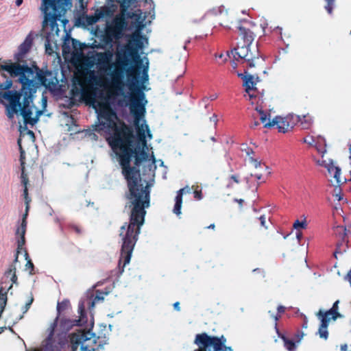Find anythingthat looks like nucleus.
I'll use <instances>...</instances> for the list:
<instances>
[{
	"instance_id": "bb28decb",
	"label": "nucleus",
	"mask_w": 351,
	"mask_h": 351,
	"mask_svg": "<svg viewBox=\"0 0 351 351\" xmlns=\"http://www.w3.org/2000/svg\"><path fill=\"white\" fill-rule=\"evenodd\" d=\"M27 263L25 264V268L26 269H33V263L29 259H27V254H25Z\"/></svg>"
},
{
	"instance_id": "4c0bfd02",
	"label": "nucleus",
	"mask_w": 351,
	"mask_h": 351,
	"mask_svg": "<svg viewBox=\"0 0 351 351\" xmlns=\"http://www.w3.org/2000/svg\"><path fill=\"white\" fill-rule=\"evenodd\" d=\"M16 5L19 7L23 3V0H16Z\"/></svg>"
},
{
	"instance_id": "9d476101",
	"label": "nucleus",
	"mask_w": 351,
	"mask_h": 351,
	"mask_svg": "<svg viewBox=\"0 0 351 351\" xmlns=\"http://www.w3.org/2000/svg\"><path fill=\"white\" fill-rule=\"evenodd\" d=\"M317 164L324 167L328 170V173L333 178V179L330 180L333 185H340L344 182V180L341 177L340 168L332 160H322L317 161Z\"/></svg>"
},
{
	"instance_id": "393cba45",
	"label": "nucleus",
	"mask_w": 351,
	"mask_h": 351,
	"mask_svg": "<svg viewBox=\"0 0 351 351\" xmlns=\"http://www.w3.org/2000/svg\"><path fill=\"white\" fill-rule=\"evenodd\" d=\"M338 304H339V301L337 300L334 303L332 308L329 310V311H335V319L339 316H340L339 313H338Z\"/></svg>"
},
{
	"instance_id": "473e14b6",
	"label": "nucleus",
	"mask_w": 351,
	"mask_h": 351,
	"mask_svg": "<svg viewBox=\"0 0 351 351\" xmlns=\"http://www.w3.org/2000/svg\"><path fill=\"white\" fill-rule=\"evenodd\" d=\"M194 195H195V197L197 199H202L201 193L199 191H195Z\"/></svg>"
},
{
	"instance_id": "aec40b11",
	"label": "nucleus",
	"mask_w": 351,
	"mask_h": 351,
	"mask_svg": "<svg viewBox=\"0 0 351 351\" xmlns=\"http://www.w3.org/2000/svg\"><path fill=\"white\" fill-rule=\"evenodd\" d=\"M88 305L90 306L91 308H93L94 306V302L90 300H87L85 302H83L82 304L79 306V312L81 314L82 316H83L84 311H85V306Z\"/></svg>"
},
{
	"instance_id": "f3484780",
	"label": "nucleus",
	"mask_w": 351,
	"mask_h": 351,
	"mask_svg": "<svg viewBox=\"0 0 351 351\" xmlns=\"http://www.w3.org/2000/svg\"><path fill=\"white\" fill-rule=\"evenodd\" d=\"M16 267L15 265L12 264L10 265L9 268L5 273V277L12 282L10 287L14 283H16L17 280V277L16 276Z\"/></svg>"
},
{
	"instance_id": "6ab92c4d",
	"label": "nucleus",
	"mask_w": 351,
	"mask_h": 351,
	"mask_svg": "<svg viewBox=\"0 0 351 351\" xmlns=\"http://www.w3.org/2000/svg\"><path fill=\"white\" fill-rule=\"evenodd\" d=\"M293 226L296 230H300V229H306L307 227L306 219L304 218L302 221L296 220Z\"/></svg>"
},
{
	"instance_id": "13d9d810",
	"label": "nucleus",
	"mask_w": 351,
	"mask_h": 351,
	"mask_svg": "<svg viewBox=\"0 0 351 351\" xmlns=\"http://www.w3.org/2000/svg\"><path fill=\"white\" fill-rule=\"evenodd\" d=\"M350 34H351V31H350Z\"/></svg>"
},
{
	"instance_id": "ea45409f",
	"label": "nucleus",
	"mask_w": 351,
	"mask_h": 351,
	"mask_svg": "<svg viewBox=\"0 0 351 351\" xmlns=\"http://www.w3.org/2000/svg\"><path fill=\"white\" fill-rule=\"evenodd\" d=\"M285 307L282 306H279L278 307V311L279 313H282L284 311Z\"/></svg>"
},
{
	"instance_id": "f8f14e48",
	"label": "nucleus",
	"mask_w": 351,
	"mask_h": 351,
	"mask_svg": "<svg viewBox=\"0 0 351 351\" xmlns=\"http://www.w3.org/2000/svg\"><path fill=\"white\" fill-rule=\"evenodd\" d=\"M293 115H287L286 117L277 116L271 120V123H267V125L271 127L277 126L278 131L280 132H286L289 128H292Z\"/></svg>"
},
{
	"instance_id": "09e8293b",
	"label": "nucleus",
	"mask_w": 351,
	"mask_h": 351,
	"mask_svg": "<svg viewBox=\"0 0 351 351\" xmlns=\"http://www.w3.org/2000/svg\"><path fill=\"white\" fill-rule=\"evenodd\" d=\"M303 119H304V121H311V119H308V117H306V116H304V117H303Z\"/></svg>"
},
{
	"instance_id": "c9c22d12",
	"label": "nucleus",
	"mask_w": 351,
	"mask_h": 351,
	"mask_svg": "<svg viewBox=\"0 0 351 351\" xmlns=\"http://www.w3.org/2000/svg\"><path fill=\"white\" fill-rule=\"evenodd\" d=\"M173 307H174V308H175L176 310H177V311H180V304H179V302H175V303L173 304Z\"/></svg>"
},
{
	"instance_id": "5fc2aeb1",
	"label": "nucleus",
	"mask_w": 351,
	"mask_h": 351,
	"mask_svg": "<svg viewBox=\"0 0 351 351\" xmlns=\"http://www.w3.org/2000/svg\"><path fill=\"white\" fill-rule=\"evenodd\" d=\"M158 162H160V165H163V162L161 161V160H159Z\"/></svg>"
},
{
	"instance_id": "7c9ffc66",
	"label": "nucleus",
	"mask_w": 351,
	"mask_h": 351,
	"mask_svg": "<svg viewBox=\"0 0 351 351\" xmlns=\"http://www.w3.org/2000/svg\"><path fill=\"white\" fill-rule=\"evenodd\" d=\"M302 232L300 231V230H297V233H296V239L298 240V242H300L302 239Z\"/></svg>"
},
{
	"instance_id": "6e6552de",
	"label": "nucleus",
	"mask_w": 351,
	"mask_h": 351,
	"mask_svg": "<svg viewBox=\"0 0 351 351\" xmlns=\"http://www.w3.org/2000/svg\"><path fill=\"white\" fill-rule=\"evenodd\" d=\"M34 39V34L33 32H29L27 36L25 37L23 42L18 47L16 51L14 54V60L15 62H12L11 60H1L0 59V62H10L12 64H18L20 67H22L25 69H32V67H28L27 66H25L24 64H21V63H23L25 62V59L28 53L29 52L33 41ZM7 72L8 71L0 68V72Z\"/></svg>"
},
{
	"instance_id": "cd10ccee",
	"label": "nucleus",
	"mask_w": 351,
	"mask_h": 351,
	"mask_svg": "<svg viewBox=\"0 0 351 351\" xmlns=\"http://www.w3.org/2000/svg\"><path fill=\"white\" fill-rule=\"evenodd\" d=\"M24 197H25V204H26V207L28 206L29 207V199H28L27 197V186L25 187V189H24ZM27 209V208H25V210Z\"/></svg>"
},
{
	"instance_id": "f704fd0d",
	"label": "nucleus",
	"mask_w": 351,
	"mask_h": 351,
	"mask_svg": "<svg viewBox=\"0 0 351 351\" xmlns=\"http://www.w3.org/2000/svg\"><path fill=\"white\" fill-rule=\"evenodd\" d=\"M345 279L348 280V282H351V271L348 273L346 275Z\"/></svg>"
},
{
	"instance_id": "c85d7f7f",
	"label": "nucleus",
	"mask_w": 351,
	"mask_h": 351,
	"mask_svg": "<svg viewBox=\"0 0 351 351\" xmlns=\"http://www.w3.org/2000/svg\"><path fill=\"white\" fill-rule=\"evenodd\" d=\"M250 161H251V162H252L253 165L254 166V167H255L256 169H257L258 167H260V165H261V163H260L259 162H258L257 160H254V159H252V158H250Z\"/></svg>"
},
{
	"instance_id": "dca6fc26",
	"label": "nucleus",
	"mask_w": 351,
	"mask_h": 351,
	"mask_svg": "<svg viewBox=\"0 0 351 351\" xmlns=\"http://www.w3.org/2000/svg\"><path fill=\"white\" fill-rule=\"evenodd\" d=\"M238 75L243 80V86L245 87V91L249 94V97L252 98V95L250 94V91L255 89L256 85L254 76L250 74L243 75L241 73H239Z\"/></svg>"
},
{
	"instance_id": "49530a36",
	"label": "nucleus",
	"mask_w": 351,
	"mask_h": 351,
	"mask_svg": "<svg viewBox=\"0 0 351 351\" xmlns=\"http://www.w3.org/2000/svg\"><path fill=\"white\" fill-rule=\"evenodd\" d=\"M217 97V95L216 94H214L213 95L210 96V99L211 100H214Z\"/></svg>"
},
{
	"instance_id": "9b49d317",
	"label": "nucleus",
	"mask_w": 351,
	"mask_h": 351,
	"mask_svg": "<svg viewBox=\"0 0 351 351\" xmlns=\"http://www.w3.org/2000/svg\"><path fill=\"white\" fill-rule=\"evenodd\" d=\"M78 49H81V44L75 39L66 38L62 45V53L65 59L73 60L74 56L78 55Z\"/></svg>"
},
{
	"instance_id": "79ce46f5",
	"label": "nucleus",
	"mask_w": 351,
	"mask_h": 351,
	"mask_svg": "<svg viewBox=\"0 0 351 351\" xmlns=\"http://www.w3.org/2000/svg\"><path fill=\"white\" fill-rule=\"evenodd\" d=\"M56 325V322L54 323H53V324L51 325V331H50V335L52 334L53 330H54V326Z\"/></svg>"
},
{
	"instance_id": "7ed1b4c3",
	"label": "nucleus",
	"mask_w": 351,
	"mask_h": 351,
	"mask_svg": "<svg viewBox=\"0 0 351 351\" xmlns=\"http://www.w3.org/2000/svg\"><path fill=\"white\" fill-rule=\"evenodd\" d=\"M0 68L8 71L11 77H19L22 84L21 95L16 90H10L12 82L6 80L0 84V102L6 108V114L10 119L14 115H20L23 118L24 126L20 125L21 136L18 144L21 149V157L23 151L22 142L28 138L32 143L34 141V132L26 128L27 124L34 125L47 107V98L43 96L41 108L39 109L32 104L33 95L39 86H44L49 90H54L58 84V80L51 72H43L36 66L32 69H25L18 64L10 62H0Z\"/></svg>"
},
{
	"instance_id": "412c9836",
	"label": "nucleus",
	"mask_w": 351,
	"mask_h": 351,
	"mask_svg": "<svg viewBox=\"0 0 351 351\" xmlns=\"http://www.w3.org/2000/svg\"><path fill=\"white\" fill-rule=\"evenodd\" d=\"M260 119L261 121L264 124L265 128H271V125H267V123H271V120L267 119L266 114L263 110H260Z\"/></svg>"
},
{
	"instance_id": "3c124183",
	"label": "nucleus",
	"mask_w": 351,
	"mask_h": 351,
	"mask_svg": "<svg viewBox=\"0 0 351 351\" xmlns=\"http://www.w3.org/2000/svg\"><path fill=\"white\" fill-rule=\"evenodd\" d=\"M237 202L241 205L242 204V202H243V199H239V200H237Z\"/></svg>"
},
{
	"instance_id": "58836bf2",
	"label": "nucleus",
	"mask_w": 351,
	"mask_h": 351,
	"mask_svg": "<svg viewBox=\"0 0 351 351\" xmlns=\"http://www.w3.org/2000/svg\"><path fill=\"white\" fill-rule=\"evenodd\" d=\"M254 176L255 178L257 179V180H261V178H262V174L261 173H255L254 174Z\"/></svg>"
},
{
	"instance_id": "1a4fd4ad",
	"label": "nucleus",
	"mask_w": 351,
	"mask_h": 351,
	"mask_svg": "<svg viewBox=\"0 0 351 351\" xmlns=\"http://www.w3.org/2000/svg\"><path fill=\"white\" fill-rule=\"evenodd\" d=\"M319 319L321 322L320 326L319 328L318 333L321 338L326 339L328 338V326L330 320H335V311H328L324 312L323 310H319L317 314Z\"/></svg>"
},
{
	"instance_id": "c03bdc74",
	"label": "nucleus",
	"mask_w": 351,
	"mask_h": 351,
	"mask_svg": "<svg viewBox=\"0 0 351 351\" xmlns=\"http://www.w3.org/2000/svg\"><path fill=\"white\" fill-rule=\"evenodd\" d=\"M341 349L342 351H346L347 349V345L345 344V345L341 346Z\"/></svg>"
},
{
	"instance_id": "4468645a",
	"label": "nucleus",
	"mask_w": 351,
	"mask_h": 351,
	"mask_svg": "<svg viewBox=\"0 0 351 351\" xmlns=\"http://www.w3.org/2000/svg\"><path fill=\"white\" fill-rule=\"evenodd\" d=\"M27 215H28V206H27V209L23 215L21 224L16 229V232L17 237H19V239L18 240V247L19 248L22 247L25 243V234L26 232V226H27L26 218H27Z\"/></svg>"
},
{
	"instance_id": "b1692460",
	"label": "nucleus",
	"mask_w": 351,
	"mask_h": 351,
	"mask_svg": "<svg viewBox=\"0 0 351 351\" xmlns=\"http://www.w3.org/2000/svg\"><path fill=\"white\" fill-rule=\"evenodd\" d=\"M327 2V5L326 6V9L328 11L329 14L332 13V3L334 2V0H326Z\"/></svg>"
},
{
	"instance_id": "603ef678",
	"label": "nucleus",
	"mask_w": 351,
	"mask_h": 351,
	"mask_svg": "<svg viewBox=\"0 0 351 351\" xmlns=\"http://www.w3.org/2000/svg\"><path fill=\"white\" fill-rule=\"evenodd\" d=\"M256 110L258 112V113L260 114V110H262L261 108L256 107Z\"/></svg>"
},
{
	"instance_id": "c756f323",
	"label": "nucleus",
	"mask_w": 351,
	"mask_h": 351,
	"mask_svg": "<svg viewBox=\"0 0 351 351\" xmlns=\"http://www.w3.org/2000/svg\"><path fill=\"white\" fill-rule=\"evenodd\" d=\"M86 133H87V134L88 135V136H89L91 139H93V140H97V135H96L95 134H94V133H91V132H87Z\"/></svg>"
},
{
	"instance_id": "2f4dec72",
	"label": "nucleus",
	"mask_w": 351,
	"mask_h": 351,
	"mask_svg": "<svg viewBox=\"0 0 351 351\" xmlns=\"http://www.w3.org/2000/svg\"><path fill=\"white\" fill-rule=\"evenodd\" d=\"M21 178H22V182L23 183V184L26 186L27 185V178L24 175V173L23 172L22 173V175H21Z\"/></svg>"
},
{
	"instance_id": "6e6d98bb",
	"label": "nucleus",
	"mask_w": 351,
	"mask_h": 351,
	"mask_svg": "<svg viewBox=\"0 0 351 351\" xmlns=\"http://www.w3.org/2000/svg\"><path fill=\"white\" fill-rule=\"evenodd\" d=\"M298 119L300 121H302V119H301V118H300V117H298Z\"/></svg>"
},
{
	"instance_id": "39448f33",
	"label": "nucleus",
	"mask_w": 351,
	"mask_h": 351,
	"mask_svg": "<svg viewBox=\"0 0 351 351\" xmlns=\"http://www.w3.org/2000/svg\"><path fill=\"white\" fill-rule=\"evenodd\" d=\"M239 34L243 40L245 44L239 45L237 48V54L241 58L246 60L250 66H254V60L258 58V51L257 47L250 48L254 40L253 33L246 27H239Z\"/></svg>"
},
{
	"instance_id": "20e7f679",
	"label": "nucleus",
	"mask_w": 351,
	"mask_h": 351,
	"mask_svg": "<svg viewBox=\"0 0 351 351\" xmlns=\"http://www.w3.org/2000/svg\"><path fill=\"white\" fill-rule=\"evenodd\" d=\"M71 6V0H42L40 10L45 15L42 35L45 37V51L49 55L58 49L60 29L57 21Z\"/></svg>"
},
{
	"instance_id": "0eeeda50",
	"label": "nucleus",
	"mask_w": 351,
	"mask_h": 351,
	"mask_svg": "<svg viewBox=\"0 0 351 351\" xmlns=\"http://www.w3.org/2000/svg\"><path fill=\"white\" fill-rule=\"evenodd\" d=\"M73 350L80 346L81 351H94L96 349L97 337L90 330H79L71 336Z\"/></svg>"
},
{
	"instance_id": "f03ea898",
	"label": "nucleus",
	"mask_w": 351,
	"mask_h": 351,
	"mask_svg": "<svg viewBox=\"0 0 351 351\" xmlns=\"http://www.w3.org/2000/svg\"><path fill=\"white\" fill-rule=\"evenodd\" d=\"M121 4V12L106 25L105 31L106 42L110 44L114 40L120 39L127 27L126 19H131L132 27L136 29L130 36L128 43L117 47L114 62L101 66L97 71L91 70L84 62H79L73 79L72 93L89 105L90 101L77 92L82 86L84 91L101 93L103 97H108V88L112 84L113 77L120 75L127 69H130L132 75L131 93L136 92V88L146 89L144 84L148 82L149 60L146 56L141 57L139 52L147 45L148 40L140 34L147 24L145 13L140 10L128 12V9L136 3V0H117Z\"/></svg>"
},
{
	"instance_id": "a18cd8bd",
	"label": "nucleus",
	"mask_w": 351,
	"mask_h": 351,
	"mask_svg": "<svg viewBox=\"0 0 351 351\" xmlns=\"http://www.w3.org/2000/svg\"><path fill=\"white\" fill-rule=\"evenodd\" d=\"M223 54L222 53H219V55H216L215 57L216 58H223Z\"/></svg>"
},
{
	"instance_id": "de8ad7c7",
	"label": "nucleus",
	"mask_w": 351,
	"mask_h": 351,
	"mask_svg": "<svg viewBox=\"0 0 351 351\" xmlns=\"http://www.w3.org/2000/svg\"><path fill=\"white\" fill-rule=\"evenodd\" d=\"M269 313L271 314V317L274 318L275 320L278 319V317L274 315L273 313H271V311H269Z\"/></svg>"
},
{
	"instance_id": "4be33fe9",
	"label": "nucleus",
	"mask_w": 351,
	"mask_h": 351,
	"mask_svg": "<svg viewBox=\"0 0 351 351\" xmlns=\"http://www.w3.org/2000/svg\"><path fill=\"white\" fill-rule=\"evenodd\" d=\"M285 346L289 351H293L295 348V343L291 340L284 339Z\"/></svg>"
},
{
	"instance_id": "f257e3e1",
	"label": "nucleus",
	"mask_w": 351,
	"mask_h": 351,
	"mask_svg": "<svg viewBox=\"0 0 351 351\" xmlns=\"http://www.w3.org/2000/svg\"><path fill=\"white\" fill-rule=\"evenodd\" d=\"M97 114L94 130L104 136L119 161L128 182L129 223L121 227V256L124 265L131 254L149 207V189L155 175L156 160L147 144L152 134L146 123L145 97H86Z\"/></svg>"
},
{
	"instance_id": "ddd939ff",
	"label": "nucleus",
	"mask_w": 351,
	"mask_h": 351,
	"mask_svg": "<svg viewBox=\"0 0 351 351\" xmlns=\"http://www.w3.org/2000/svg\"><path fill=\"white\" fill-rule=\"evenodd\" d=\"M304 142L310 145H315L316 149L322 156H324V154L326 152L325 139L321 136H317L316 138L313 136H308L304 139Z\"/></svg>"
},
{
	"instance_id": "a19ab883",
	"label": "nucleus",
	"mask_w": 351,
	"mask_h": 351,
	"mask_svg": "<svg viewBox=\"0 0 351 351\" xmlns=\"http://www.w3.org/2000/svg\"><path fill=\"white\" fill-rule=\"evenodd\" d=\"M210 121H213L214 123L215 124L216 122H217V117L215 115H213L211 118H210Z\"/></svg>"
},
{
	"instance_id": "864d4df0",
	"label": "nucleus",
	"mask_w": 351,
	"mask_h": 351,
	"mask_svg": "<svg viewBox=\"0 0 351 351\" xmlns=\"http://www.w3.org/2000/svg\"><path fill=\"white\" fill-rule=\"evenodd\" d=\"M245 179H246V182H249L250 178H249V177H247Z\"/></svg>"
},
{
	"instance_id": "37998d69",
	"label": "nucleus",
	"mask_w": 351,
	"mask_h": 351,
	"mask_svg": "<svg viewBox=\"0 0 351 351\" xmlns=\"http://www.w3.org/2000/svg\"><path fill=\"white\" fill-rule=\"evenodd\" d=\"M231 179H232V180H234V182H236V183H238V182H239V180H238L236 176H232L231 177Z\"/></svg>"
},
{
	"instance_id": "a878e982",
	"label": "nucleus",
	"mask_w": 351,
	"mask_h": 351,
	"mask_svg": "<svg viewBox=\"0 0 351 351\" xmlns=\"http://www.w3.org/2000/svg\"><path fill=\"white\" fill-rule=\"evenodd\" d=\"M33 297L31 295L28 300L27 301L26 304H25V309H24V312H27V310L29 309L30 305L32 304V302H33Z\"/></svg>"
},
{
	"instance_id": "4d7b16f0",
	"label": "nucleus",
	"mask_w": 351,
	"mask_h": 351,
	"mask_svg": "<svg viewBox=\"0 0 351 351\" xmlns=\"http://www.w3.org/2000/svg\"><path fill=\"white\" fill-rule=\"evenodd\" d=\"M79 1H80V3H82L83 0H79Z\"/></svg>"
},
{
	"instance_id": "5701e85b",
	"label": "nucleus",
	"mask_w": 351,
	"mask_h": 351,
	"mask_svg": "<svg viewBox=\"0 0 351 351\" xmlns=\"http://www.w3.org/2000/svg\"><path fill=\"white\" fill-rule=\"evenodd\" d=\"M261 225L262 227H263L265 229H268V225L267 224L266 221V217L265 215H262L259 218Z\"/></svg>"
},
{
	"instance_id": "e433bc0d",
	"label": "nucleus",
	"mask_w": 351,
	"mask_h": 351,
	"mask_svg": "<svg viewBox=\"0 0 351 351\" xmlns=\"http://www.w3.org/2000/svg\"><path fill=\"white\" fill-rule=\"evenodd\" d=\"M349 158L351 160V142L348 144Z\"/></svg>"
},
{
	"instance_id": "72a5a7b5",
	"label": "nucleus",
	"mask_w": 351,
	"mask_h": 351,
	"mask_svg": "<svg viewBox=\"0 0 351 351\" xmlns=\"http://www.w3.org/2000/svg\"><path fill=\"white\" fill-rule=\"evenodd\" d=\"M112 54L111 53H105L103 54V57H105V58L108 61L109 58L111 57Z\"/></svg>"
},
{
	"instance_id": "423d86ee",
	"label": "nucleus",
	"mask_w": 351,
	"mask_h": 351,
	"mask_svg": "<svg viewBox=\"0 0 351 351\" xmlns=\"http://www.w3.org/2000/svg\"><path fill=\"white\" fill-rule=\"evenodd\" d=\"M226 339L223 337L218 338L209 336L206 333L196 335L195 343L198 349L194 351H232L230 347L225 346Z\"/></svg>"
},
{
	"instance_id": "2eb2a0df",
	"label": "nucleus",
	"mask_w": 351,
	"mask_h": 351,
	"mask_svg": "<svg viewBox=\"0 0 351 351\" xmlns=\"http://www.w3.org/2000/svg\"><path fill=\"white\" fill-rule=\"evenodd\" d=\"M191 190L189 187L183 188L178 191L177 195L175 198V205L173 210V213L180 216L182 213L181 208L182 204V195L184 193H190Z\"/></svg>"
},
{
	"instance_id": "a211bd4d",
	"label": "nucleus",
	"mask_w": 351,
	"mask_h": 351,
	"mask_svg": "<svg viewBox=\"0 0 351 351\" xmlns=\"http://www.w3.org/2000/svg\"><path fill=\"white\" fill-rule=\"evenodd\" d=\"M101 16L102 13L101 12L97 11L94 15L86 16L85 22L87 25H92L96 23Z\"/></svg>"
},
{
	"instance_id": "8fccbe9b",
	"label": "nucleus",
	"mask_w": 351,
	"mask_h": 351,
	"mask_svg": "<svg viewBox=\"0 0 351 351\" xmlns=\"http://www.w3.org/2000/svg\"><path fill=\"white\" fill-rule=\"evenodd\" d=\"M208 228H213H213H215V225H214V224H211V225H210V226H209Z\"/></svg>"
}]
</instances>
